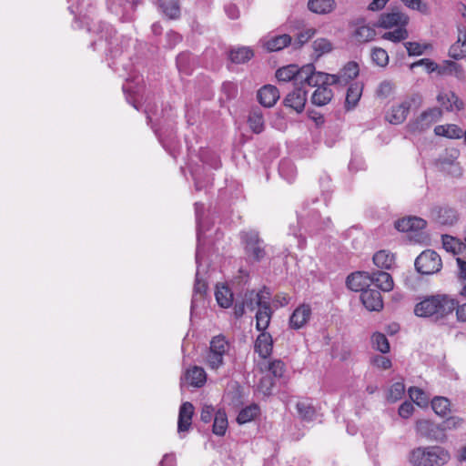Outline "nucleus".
<instances>
[{
  "mask_svg": "<svg viewBox=\"0 0 466 466\" xmlns=\"http://www.w3.org/2000/svg\"><path fill=\"white\" fill-rule=\"evenodd\" d=\"M457 306V300L448 295H433L425 298L415 305L414 313L420 318L433 321H443L451 315Z\"/></svg>",
  "mask_w": 466,
  "mask_h": 466,
  "instance_id": "nucleus-1",
  "label": "nucleus"
},
{
  "mask_svg": "<svg viewBox=\"0 0 466 466\" xmlns=\"http://www.w3.org/2000/svg\"><path fill=\"white\" fill-rule=\"evenodd\" d=\"M270 292L268 289L256 292L254 290L247 291L243 298V303L249 310L258 308L256 313V328L258 330L267 329L269 326L272 310L269 305Z\"/></svg>",
  "mask_w": 466,
  "mask_h": 466,
  "instance_id": "nucleus-2",
  "label": "nucleus"
},
{
  "mask_svg": "<svg viewBox=\"0 0 466 466\" xmlns=\"http://www.w3.org/2000/svg\"><path fill=\"white\" fill-rule=\"evenodd\" d=\"M409 20V16L406 14L400 11H392L381 14L376 25L384 29H393L385 32L381 38L393 43H400L409 37V32L406 28Z\"/></svg>",
  "mask_w": 466,
  "mask_h": 466,
  "instance_id": "nucleus-3",
  "label": "nucleus"
},
{
  "mask_svg": "<svg viewBox=\"0 0 466 466\" xmlns=\"http://www.w3.org/2000/svg\"><path fill=\"white\" fill-rule=\"evenodd\" d=\"M204 210L203 204L196 203L195 204V212H196V219L198 225L197 237H198V246L196 250V263L198 266V270L196 273V279L193 290V297L191 300V310H193L196 307H198V303L203 300L204 296L207 291V283L199 279V267L201 264L202 258V250L204 245L205 232L203 222L201 220V216Z\"/></svg>",
  "mask_w": 466,
  "mask_h": 466,
  "instance_id": "nucleus-4",
  "label": "nucleus"
},
{
  "mask_svg": "<svg viewBox=\"0 0 466 466\" xmlns=\"http://www.w3.org/2000/svg\"><path fill=\"white\" fill-rule=\"evenodd\" d=\"M88 30L100 35L99 44L105 41L106 50L112 56H116L121 54L128 46L129 40L122 35L118 36L115 30L106 23H95L92 21V25H89Z\"/></svg>",
  "mask_w": 466,
  "mask_h": 466,
  "instance_id": "nucleus-5",
  "label": "nucleus"
},
{
  "mask_svg": "<svg viewBox=\"0 0 466 466\" xmlns=\"http://www.w3.org/2000/svg\"><path fill=\"white\" fill-rule=\"evenodd\" d=\"M450 453L440 446L417 448L412 451L410 461L419 466H443L450 461Z\"/></svg>",
  "mask_w": 466,
  "mask_h": 466,
  "instance_id": "nucleus-6",
  "label": "nucleus"
},
{
  "mask_svg": "<svg viewBox=\"0 0 466 466\" xmlns=\"http://www.w3.org/2000/svg\"><path fill=\"white\" fill-rule=\"evenodd\" d=\"M229 343L222 335L215 336L206 357V363L210 370H217L224 365V358L228 355Z\"/></svg>",
  "mask_w": 466,
  "mask_h": 466,
  "instance_id": "nucleus-7",
  "label": "nucleus"
},
{
  "mask_svg": "<svg viewBox=\"0 0 466 466\" xmlns=\"http://www.w3.org/2000/svg\"><path fill=\"white\" fill-rule=\"evenodd\" d=\"M246 255L255 261H260L266 256L263 240L255 230L243 231L240 234Z\"/></svg>",
  "mask_w": 466,
  "mask_h": 466,
  "instance_id": "nucleus-8",
  "label": "nucleus"
},
{
  "mask_svg": "<svg viewBox=\"0 0 466 466\" xmlns=\"http://www.w3.org/2000/svg\"><path fill=\"white\" fill-rule=\"evenodd\" d=\"M442 109L433 106L422 111L414 120L408 124V128L413 133H421L429 129L442 117Z\"/></svg>",
  "mask_w": 466,
  "mask_h": 466,
  "instance_id": "nucleus-9",
  "label": "nucleus"
},
{
  "mask_svg": "<svg viewBox=\"0 0 466 466\" xmlns=\"http://www.w3.org/2000/svg\"><path fill=\"white\" fill-rule=\"evenodd\" d=\"M442 268L440 255L431 249L421 252L415 259L416 270L423 275H431L439 272Z\"/></svg>",
  "mask_w": 466,
  "mask_h": 466,
  "instance_id": "nucleus-10",
  "label": "nucleus"
},
{
  "mask_svg": "<svg viewBox=\"0 0 466 466\" xmlns=\"http://www.w3.org/2000/svg\"><path fill=\"white\" fill-rule=\"evenodd\" d=\"M299 84H307L309 86H324L331 84V75L316 71L312 64L300 67Z\"/></svg>",
  "mask_w": 466,
  "mask_h": 466,
  "instance_id": "nucleus-11",
  "label": "nucleus"
},
{
  "mask_svg": "<svg viewBox=\"0 0 466 466\" xmlns=\"http://www.w3.org/2000/svg\"><path fill=\"white\" fill-rule=\"evenodd\" d=\"M430 218L437 224L453 226L460 218L458 210L451 206H435L430 211Z\"/></svg>",
  "mask_w": 466,
  "mask_h": 466,
  "instance_id": "nucleus-12",
  "label": "nucleus"
},
{
  "mask_svg": "<svg viewBox=\"0 0 466 466\" xmlns=\"http://www.w3.org/2000/svg\"><path fill=\"white\" fill-rule=\"evenodd\" d=\"M437 102L447 112L461 111L464 102L453 91H441L437 95Z\"/></svg>",
  "mask_w": 466,
  "mask_h": 466,
  "instance_id": "nucleus-13",
  "label": "nucleus"
},
{
  "mask_svg": "<svg viewBox=\"0 0 466 466\" xmlns=\"http://www.w3.org/2000/svg\"><path fill=\"white\" fill-rule=\"evenodd\" d=\"M372 285V279L368 272H355L347 278V286L350 289L361 292Z\"/></svg>",
  "mask_w": 466,
  "mask_h": 466,
  "instance_id": "nucleus-14",
  "label": "nucleus"
},
{
  "mask_svg": "<svg viewBox=\"0 0 466 466\" xmlns=\"http://www.w3.org/2000/svg\"><path fill=\"white\" fill-rule=\"evenodd\" d=\"M194 414V406L192 403L186 401L179 408L177 432L182 436L191 428L192 417Z\"/></svg>",
  "mask_w": 466,
  "mask_h": 466,
  "instance_id": "nucleus-15",
  "label": "nucleus"
},
{
  "mask_svg": "<svg viewBox=\"0 0 466 466\" xmlns=\"http://www.w3.org/2000/svg\"><path fill=\"white\" fill-rule=\"evenodd\" d=\"M307 102V91L302 87H296L292 92L289 93L284 99L286 106L300 113L304 110Z\"/></svg>",
  "mask_w": 466,
  "mask_h": 466,
  "instance_id": "nucleus-16",
  "label": "nucleus"
},
{
  "mask_svg": "<svg viewBox=\"0 0 466 466\" xmlns=\"http://www.w3.org/2000/svg\"><path fill=\"white\" fill-rule=\"evenodd\" d=\"M311 308L308 304H301L295 309L289 318V326L291 329H299L303 328L310 319Z\"/></svg>",
  "mask_w": 466,
  "mask_h": 466,
  "instance_id": "nucleus-17",
  "label": "nucleus"
},
{
  "mask_svg": "<svg viewBox=\"0 0 466 466\" xmlns=\"http://www.w3.org/2000/svg\"><path fill=\"white\" fill-rule=\"evenodd\" d=\"M360 299L364 307L370 311H379L383 308V301L380 291L368 288L360 293Z\"/></svg>",
  "mask_w": 466,
  "mask_h": 466,
  "instance_id": "nucleus-18",
  "label": "nucleus"
},
{
  "mask_svg": "<svg viewBox=\"0 0 466 466\" xmlns=\"http://www.w3.org/2000/svg\"><path fill=\"white\" fill-rule=\"evenodd\" d=\"M359 66L355 62H349L336 75H331V84L347 85L350 80L359 75Z\"/></svg>",
  "mask_w": 466,
  "mask_h": 466,
  "instance_id": "nucleus-19",
  "label": "nucleus"
},
{
  "mask_svg": "<svg viewBox=\"0 0 466 466\" xmlns=\"http://www.w3.org/2000/svg\"><path fill=\"white\" fill-rule=\"evenodd\" d=\"M181 380L190 386L200 388L207 380V374L203 368L193 366L185 371Z\"/></svg>",
  "mask_w": 466,
  "mask_h": 466,
  "instance_id": "nucleus-20",
  "label": "nucleus"
},
{
  "mask_svg": "<svg viewBox=\"0 0 466 466\" xmlns=\"http://www.w3.org/2000/svg\"><path fill=\"white\" fill-rule=\"evenodd\" d=\"M259 331L261 333L258 336L255 341L254 349L261 358L267 359L272 353L273 339L271 335L268 332H266V329Z\"/></svg>",
  "mask_w": 466,
  "mask_h": 466,
  "instance_id": "nucleus-21",
  "label": "nucleus"
},
{
  "mask_svg": "<svg viewBox=\"0 0 466 466\" xmlns=\"http://www.w3.org/2000/svg\"><path fill=\"white\" fill-rule=\"evenodd\" d=\"M410 106L407 100L393 106L386 115L387 120L393 125L401 124L407 118Z\"/></svg>",
  "mask_w": 466,
  "mask_h": 466,
  "instance_id": "nucleus-22",
  "label": "nucleus"
},
{
  "mask_svg": "<svg viewBox=\"0 0 466 466\" xmlns=\"http://www.w3.org/2000/svg\"><path fill=\"white\" fill-rule=\"evenodd\" d=\"M279 98V91L271 85H266L258 91V99L259 103L266 106H273Z\"/></svg>",
  "mask_w": 466,
  "mask_h": 466,
  "instance_id": "nucleus-23",
  "label": "nucleus"
},
{
  "mask_svg": "<svg viewBox=\"0 0 466 466\" xmlns=\"http://www.w3.org/2000/svg\"><path fill=\"white\" fill-rule=\"evenodd\" d=\"M292 43L291 36L288 34L273 35L263 40V46L268 52H277Z\"/></svg>",
  "mask_w": 466,
  "mask_h": 466,
  "instance_id": "nucleus-24",
  "label": "nucleus"
},
{
  "mask_svg": "<svg viewBox=\"0 0 466 466\" xmlns=\"http://www.w3.org/2000/svg\"><path fill=\"white\" fill-rule=\"evenodd\" d=\"M439 75L454 76L460 81L466 79V72L462 66L451 60H444L442 64L440 65Z\"/></svg>",
  "mask_w": 466,
  "mask_h": 466,
  "instance_id": "nucleus-25",
  "label": "nucleus"
},
{
  "mask_svg": "<svg viewBox=\"0 0 466 466\" xmlns=\"http://www.w3.org/2000/svg\"><path fill=\"white\" fill-rule=\"evenodd\" d=\"M439 430L441 431V425L438 426L429 420H420L416 422L417 432L423 437L430 440L439 441Z\"/></svg>",
  "mask_w": 466,
  "mask_h": 466,
  "instance_id": "nucleus-26",
  "label": "nucleus"
},
{
  "mask_svg": "<svg viewBox=\"0 0 466 466\" xmlns=\"http://www.w3.org/2000/svg\"><path fill=\"white\" fill-rule=\"evenodd\" d=\"M300 68L296 65H289L277 70L276 77L280 82H289L291 80L295 81V84H299Z\"/></svg>",
  "mask_w": 466,
  "mask_h": 466,
  "instance_id": "nucleus-27",
  "label": "nucleus"
},
{
  "mask_svg": "<svg viewBox=\"0 0 466 466\" xmlns=\"http://www.w3.org/2000/svg\"><path fill=\"white\" fill-rule=\"evenodd\" d=\"M434 134L450 139H458L462 137L463 130L455 124L439 125L434 127Z\"/></svg>",
  "mask_w": 466,
  "mask_h": 466,
  "instance_id": "nucleus-28",
  "label": "nucleus"
},
{
  "mask_svg": "<svg viewBox=\"0 0 466 466\" xmlns=\"http://www.w3.org/2000/svg\"><path fill=\"white\" fill-rule=\"evenodd\" d=\"M372 284L382 291H390L393 289L394 282L391 276L385 271H378L370 275Z\"/></svg>",
  "mask_w": 466,
  "mask_h": 466,
  "instance_id": "nucleus-29",
  "label": "nucleus"
},
{
  "mask_svg": "<svg viewBox=\"0 0 466 466\" xmlns=\"http://www.w3.org/2000/svg\"><path fill=\"white\" fill-rule=\"evenodd\" d=\"M329 85L319 86L311 96V102L313 105L322 106L330 102L333 97V92L329 87Z\"/></svg>",
  "mask_w": 466,
  "mask_h": 466,
  "instance_id": "nucleus-30",
  "label": "nucleus"
},
{
  "mask_svg": "<svg viewBox=\"0 0 466 466\" xmlns=\"http://www.w3.org/2000/svg\"><path fill=\"white\" fill-rule=\"evenodd\" d=\"M334 0H309L308 8L316 14L324 15L330 13L335 8Z\"/></svg>",
  "mask_w": 466,
  "mask_h": 466,
  "instance_id": "nucleus-31",
  "label": "nucleus"
},
{
  "mask_svg": "<svg viewBox=\"0 0 466 466\" xmlns=\"http://www.w3.org/2000/svg\"><path fill=\"white\" fill-rule=\"evenodd\" d=\"M296 410L299 418L306 421H311L316 417V410L308 400H301L296 403Z\"/></svg>",
  "mask_w": 466,
  "mask_h": 466,
  "instance_id": "nucleus-32",
  "label": "nucleus"
},
{
  "mask_svg": "<svg viewBox=\"0 0 466 466\" xmlns=\"http://www.w3.org/2000/svg\"><path fill=\"white\" fill-rule=\"evenodd\" d=\"M215 297L218 304L221 308L228 309L232 305L233 294L231 290L225 285L217 286Z\"/></svg>",
  "mask_w": 466,
  "mask_h": 466,
  "instance_id": "nucleus-33",
  "label": "nucleus"
},
{
  "mask_svg": "<svg viewBox=\"0 0 466 466\" xmlns=\"http://www.w3.org/2000/svg\"><path fill=\"white\" fill-rule=\"evenodd\" d=\"M404 46L410 56H419L433 50L431 43L405 42Z\"/></svg>",
  "mask_w": 466,
  "mask_h": 466,
  "instance_id": "nucleus-34",
  "label": "nucleus"
},
{
  "mask_svg": "<svg viewBox=\"0 0 466 466\" xmlns=\"http://www.w3.org/2000/svg\"><path fill=\"white\" fill-rule=\"evenodd\" d=\"M376 31L373 26L360 25L356 27L353 37L359 43H366L374 39Z\"/></svg>",
  "mask_w": 466,
  "mask_h": 466,
  "instance_id": "nucleus-35",
  "label": "nucleus"
},
{
  "mask_svg": "<svg viewBox=\"0 0 466 466\" xmlns=\"http://www.w3.org/2000/svg\"><path fill=\"white\" fill-rule=\"evenodd\" d=\"M431 404L433 411L440 417H445L451 412V401L446 397L436 396Z\"/></svg>",
  "mask_w": 466,
  "mask_h": 466,
  "instance_id": "nucleus-36",
  "label": "nucleus"
},
{
  "mask_svg": "<svg viewBox=\"0 0 466 466\" xmlns=\"http://www.w3.org/2000/svg\"><path fill=\"white\" fill-rule=\"evenodd\" d=\"M373 262L378 268L390 269L394 265L395 257L387 250H380L374 254Z\"/></svg>",
  "mask_w": 466,
  "mask_h": 466,
  "instance_id": "nucleus-37",
  "label": "nucleus"
},
{
  "mask_svg": "<svg viewBox=\"0 0 466 466\" xmlns=\"http://www.w3.org/2000/svg\"><path fill=\"white\" fill-rule=\"evenodd\" d=\"M254 56L253 51L249 47L242 46L232 49L229 53V59L236 64H242Z\"/></svg>",
  "mask_w": 466,
  "mask_h": 466,
  "instance_id": "nucleus-38",
  "label": "nucleus"
},
{
  "mask_svg": "<svg viewBox=\"0 0 466 466\" xmlns=\"http://www.w3.org/2000/svg\"><path fill=\"white\" fill-rule=\"evenodd\" d=\"M312 49L317 58L330 53L333 49L332 43L325 37H319L312 42Z\"/></svg>",
  "mask_w": 466,
  "mask_h": 466,
  "instance_id": "nucleus-39",
  "label": "nucleus"
},
{
  "mask_svg": "<svg viewBox=\"0 0 466 466\" xmlns=\"http://www.w3.org/2000/svg\"><path fill=\"white\" fill-rule=\"evenodd\" d=\"M159 6L163 13L171 19L180 15V6L177 0H159Z\"/></svg>",
  "mask_w": 466,
  "mask_h": 466,
  "instance_id": "nucleus-40",
  "label": "nucleus"
},
{
  "mask_svg": "<svg viewBox=\"0 0 466 466\" xmlns=\"http://www.w3.org/2000/svg\"><path fill=\"white\" fill-rule=\"evenodd\" d=\"M213 433L223 436L228 429V418L224 410H218L214 415Z\"/></svg>",
  "mask_w": 466,
  "mask_h": 466,
  "instance_id": "nucleus-41",
  "label": "nucleus"
},
{
  "mask_svg": "<svg viewBox=\"0 0 466 466\" xmlns=\"http://www.w3.org/2000/svg\"><path fill=\"white\" fill-rule=\"evenodd\" d=\"M362 94V85L360 83L351 84L346 95V106L348 107H354L359 102Z\"/></svg>",
  "mask_w": 466,
  "mask_h": 466,
  "instance_id": "nucleus-42",
  "label": "nucleus"
},
{
  "mask_svg": "<svg viewBox=\"0 0 466 466\" xmlns=\"http://www.w3.org/2000/svg\"><path fill=\"white\" fill-rule=\"evenodd\" d=\"M259 413V408L256 404H251L242 409L238 417L237 421L239 424H245L254 420Z\"/></svg>",
  "mask_w": 466,
  "mask_h": 466,
  "instance_id": "nucleus-43",
  "label": "nucleus"
},
{
  "mask_svg": "<svg viewBox=\"0 0 466 466\" xmlns=\"http://www.w3.org/2000/svg\"><path fill=\"white\" fill-rule=\"evenodd\" d=\"M409 395L412 401L420 407H426L429 403V396L420 388H410Z\"/></svg>",
  "mask_w": 466,
  "mask_h": 466,
  "instance_id": "nucleus-44",
  "label": "nucleus"
},
{
  "mask_svg": "<svg viewBox=\"0 0 466 466\" xmlns=\"http://www.w3.org/2000/svg\"><path fill=\"white\" fill-rule=\"evenodd\" d=\"M317 31L313 27H307L300 31L296 39L293 42V46L295 48H300L303 45L309 42L315 35Z\"/></svg>",
  "mask_w": 466,
  "mask_h": 466,
  "instance_id": "nucleus-45",
  "label": "nucleus"
},
{
  "mask_svg": "<svg viewBox=\"0 0 466 466\" xmlns=\"http://www.w3.org/2000/svg\"><path fill=\"white\" fill-rule=\"evenodd\" d=\"M248 125L254 133H261L264 130V119L262 114L258 111L252 112L248 116Z\"/></svg>",
  "mask_w": 466,
  "mask_h": 466,
  "instance_id": "nucleus-46",
  "label": "nucleus"
},
{
  "mask_svg": "<svg viewBox=\"0 0 466 466\" xmlns=\"http://www.w3.org/2000/svg\"><path fill=\"white\" fill-rule=\"evenodd\" d=\"M372 347L381 353H387L390 350V343L386 336L382 333H375L371 337Z\"/></svg>",
  "mask_w": 466,
  "mask_h": 466,
  "instance_id": "nucleus-47",
  "label": "nucleus"
},
{
  "mask_svg": "<svg viewBox=\"0 0 466 466\" xmlns=\"http://www.w3.org/2000/svg\"><path fill=\"white\" fill-rule=\"evenodd\" d=\"M465 420L459 416H451L441 424V431H454L462 428Z\"/></svg>",
  "mask_w": 466,
  "mask_h": 466,
  "instance_id": "nucleus-48",
  "label": "nucleus"
},
{
  "mask_svg": "<svg viewBox=\"0 0 466 466\" xmlns=\"http://www.w3.org/2000/svg\"><path fill=\"white\" fill-rule=\"evenodd\" d=\"M405 392L403 382L393 383L388 390L387 400L390 402H396L400 400Z\"/></svg>",
  "mask_w": 466,
  "mask_h": 466,
  "instance_id": "nucleus-49",
  "label": "nucleus"
},
{
  "mask_svg": "<svg viewBox=\"0 0 466 466\" xmlns=\"http://www.w3.org/2000/svg\"><path fill=\"white\" fill-rule=\"evenodd\" d=\"M372 61L379 66L384 67L389 64L387 51L380 47H374L371 51Z\"/></svg>",
  "mask_w": 466,
  "mask_h": 466,
  "instance_id": "nucleus-50",
  "label": "nucleus"
},
{
  "mask_svg": "<svg viewBox=\"0 0 466 466\" xmlns=\"http://www.w3.org/2000/svg\"><path fill=\"white\" fill-rule=\"evenodd\" d=\"M442 246L448 252L456 254L461 250V243L459 239L451 236L445 235L442 237Z\"/></svg>",
  "mask_w": 466,
  "mask_h": 466,
  "instance_id": "nucleus-51",
  "label": "nucleus"
},
{
  "mask_svg": "<svg viewBox=\"0 0 466 466\" xmlns=\"http://www.w3.org/2000/svg\"><path fill=\"white\" fill-rule=\"evenodd\" d=\"M423 66L428 73L437 72L440 73V65L435 63L434 61L429 58H422L419 61H416L410 65V68H414L416 66Z\"/></svg>",
  "mask_w": 466,
  "mask_h": 466,
  "instance_id": "nucleus-52",
  "label": "nucleus"
},
{
  "mask_svg": "<svg viewBox=\"0 0 466 466\" xmlns=\"http://www.w3.org/2000/svg\"><path fill=\"white\" fill-rule=\"evenodd\" d=\"M405 6L411 10H416L420 12L421 14L429 13V6L422 0H400Z\"/></svg>",
  "mask_w": 466,
  "mask_h": 466,
  "instance_id": "nucleus-53",
  "label": "nucleus"
},
{
  "mask_svg": "<svg viewBox=\"0 0 466 466\" xmlns=\"http://www.w3.org/2000/svg\"><path fill=\"white\" fill-rule=\"evenodd\" d=\"M269 371L276 378H281L284 374V363L281 360H274L269 363Z\"/></svg>",
  "mask_w": 466,
  "mask_h": 466,
  "instance_id": "nucleus-54",
  "label": "nucleus"
},
{
  "mask_svg": "<svg viewBox=\"0 0 466 466\" xmlns=\"http://www.w3.org/2000/svg\"><path fill=\"white\" fill-rule=\"evenodd\" d=\"M371 361L372 364L379 369L388 370L391 367L390 360L381 355L373 357Z\"/></svg>",
  "mask_w": 466,
  "mask_h": 466,
  "instance_id": "nucleus-55",
  "label": "nucleus"
},
{
  "mask_svg": "<svg viewBox=\"0 0 466 466\" xmlns=\"http://www.w3.org/2000/svg\"><path fill=\"white\" fill-rule=\"evenodd\" d=\"M458 37L455 43H459V47L466 53V28L465 26L459 25L457 27Z\"/></svg>",
  "mask_w": 466,
  "mask_h": 466,
  "instance_id": "nucleus-56",
  "label": "nucleus"
},
{
  "mask_svg": "<svg viewBox=\"0 0 466 466\" xmlns=\"http://www.w3.org/2000/svg\"><path fill=\"white\" fill-rule=\"evenodd\" d=\"M449 56L455 60H459V59L466 57V53L463 52L459 47V43H454L451 46V47L449 49Z\"/></svg>",
  "mask_w": 466,
  "mask_h": 466,
  "instance_id": "nucleus-57",
  "label": "nucleus"
},
{
  "mask_svg": "<svg viewBox=\"0 0 466 466\" xmlns=\"http://www.w3.org/2000/svg\"><path fill=\"white\" fill-rule=\"evenodd\" d=\"M393 84L390 81H383L380 83V85L379 86V88H378V95L379 96H388L391 94L392 90H393Z\"/></svg>",
  "mask_w": 466,
  "mask_h": 466,
  "instance_id": "nucleus-58",
  "label": "nucleus"
},
{
  "mask_svg": "<svg viewBox=\"0 0 466 466\" xmlns=\"http://www.w3.org/2000/svg\"><path fill=\"white\" fill-rule=\"evenodd\" d=\"M395 228L401 232L412 231V226L410 224V217L397 220L395 222Z\"/></svg>",
  "mask_w": 466,
  "mask_h": 466,
  "instance_id": "nucleus-59",
  "label": "nucleus"
},
{
  "mask_svg": "<svg viewBox=\"0 0 466 466\" xmlns=\"http://www.w3.org/2000/svg\"><path fill=\"white\" fill-rule=\"evenodd\" d=\"M414 410L413 404L410 402H403L400 409H399V414L400 417L407 419L409 418Z\"/></svg>",
  "mask_w": 466,
  "mask_h": 466,
  "instance_id": "nucleus-60",
  "label": "nucleus"
},
{
  "mask_svg": "<svg viewBox=\"0 0 466 466\" xmlns=\"http://www.w3.org/2000/svg\"><path fill=\"white\" fill-rule=\"evenodd\" d=\"M214 415V408L211 405H205L202 408L200 419L203 422L208 423L211 420Z\"/></svg>",
  "mask_w": 466,
  "mask_h": 466,
  "instance_id": "nucleus-61",
  "label": "nucleus"
},
{
  "mask_svg": "<svg viewBox=\"0 0 466 466\" xmlns=\"http://www.w3.org/2000/svg\"><path fill=\"white\" fill-rule=\"evenodd\" d=\"M410 224L412 226V231H418L423 229L426 227L427 222L421 218L410 217Z\"/></svg>",
  "mask_w": 466,
  "mask_h": 466,
  "instance_id": "nucleus-62",
  "label": "nucleus"
},
{
  "mask_svg": "<svg viewBox=\"0 0 466 466\" xmlns=\"http://www.w3.org/2000/svg\"><path fill=\"white\" fill-rule=\"evenodd\" d=\"M456 316L459 321L466 322V303L456 306Z\"/></svg>",
  "mask_w": 466,
  "mask_h": 466,
  "instance_id": "nucleus-63",
  "label": "nucleus"
},
{
  "mask_svg": "<svg viewBox=\"0 0 466 466\" xmlns=\"http://www.w3.org/2000/svg\"><path fill=\"white\" fill-rule=\"evenodd\" d=\"M176 458L174 454L164 455L159 466H175Z\"/></svg>",
  "mask_w": 466,
  "mask_h": 466,
  "instance_id": "nucleus-64",
  "label": "nucleus"
}]
</instances>
